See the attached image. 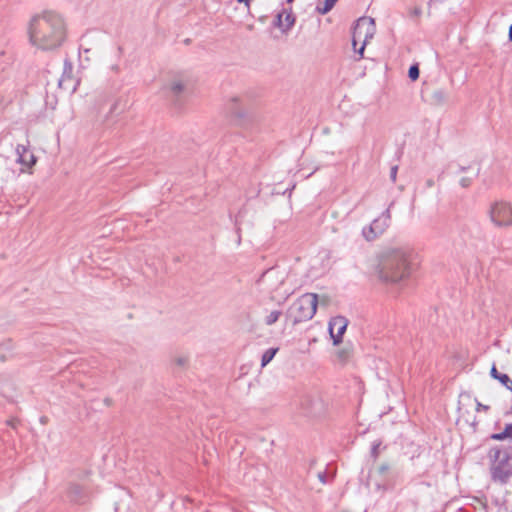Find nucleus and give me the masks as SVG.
<instances>
[{
  "mask_svg": "<svg viewBox=\"0 0 512 512\" xmlns=\"http://www.w3.org/2000/svg\"><path fill=\"white\" fill-rule=\"evenodd\" d=\"M511 413H512V405H511Z\"/></svg>",
  "mask_w": 512,
  "mask_h": 512,
  "instance_id": "a18cd8bd",
  "label": "nucleus"
},
{
  "mask_svg": "<svg viewBox=\"0 0 512 512\" xmlns=\"http://www.w3.org/2000/svg\"><path fill=\"white\" fill-rule=\"evenodd\" d=\"M389 226L390 224L386 223L385 220L376 218L369 226H365L362 229V235L367 241H374L382 235Z\"/></svg>",
  "mask_w": 512,
  "mask_h": 512,
  "instance_id": "1a4fd4ad",
  "label": "nucleus"
},
{
  "mask_svg": "<svg viewBox=\"0 0 512 512\" xmlns=\"http://www.w3.org/2000/svg\"><path fill=\"white\" fill-rule=\"evenodd\" d=\"M420 70L417 64L410 66L408 70V76L412 81H416L419 78Z\"/></svg>",
  "mask_w": 512,
  "mask_h": 512,
  "instance_id": "b1692460",
  "label": "nucleus"
},
{
  "mask_svg": "<svg viewBox=\"0 0 512 512\" xmlns=\"http://www.w3.org/2000/svg\"><path fill=\"white\" fill-rule=\"evenodd\" d=\"M338 0H324L316 6V12L325 15L333 9Z\"/></svg>",
  "mask_w": 512,
  "mask_h": 512,
  "instance_id": "2eb2a0df",
  "label": "nucleus"
},
{
  "mask_svg": "<svg viewBox=\"0 0 512 512\" xmlns=\"http://www.w3.org/2000/svg\"><path fill=\"white\" fill-rule=\"evenodd\" d=\"M476 402V411H488L490 407L488 405H484L481 402H479L477 399H475Z\"/></svg>",
  "mask_w": 512,
  "mask_h": 512,
  "instance_id": "c85d7f7f",
  "label": "nucleus"
},
{
  "mask_svg": "<svg viewBox=\"0 0 512 512\" xmlns=\"http://www.w3.org/2000/svg\"><path fill=\"white\" fill-rule=\"evenodd\" d=\"M294 0H286L287 3H292Z\"/></svg>",
  "mask_w": 512,
  "mask_h": 512,
  "instance_id": "37998d69",
  "label": "nucleus"
},
{
  "mask_svg": "<svg viewBox=\"0 0 512 512\" xmlns=\"http://www.w3.org/2000/svg\"><path fill=\"white\" fill-rule=\"evenodd\" d=\"M392 205H393V203L390 204V206L381 214L380 217H378V219L385 220L386 223L390 224V221H391L390 207Z\"/></svg>",
  "mask_w": 512,
  "mask_h": 512,
  "instance_id": "a878e982",
  "label": "nucleus"
},
{
  "mask_svg": "<svg viewBox=\"0 0 512 512\" xmlns=\"http://www.w3.org/2000/svg\"><path fill=\"white\" fill-rule=\"evenodd\" d=\"M375 21L373 18L369 17H361L356 21V24L353 29V39L352 43L354 48L357 44V38H361L364 36V40L368 41L374 36L375 33Z\"/></svg>",
  "mask_w": 512,
  "mask_h": 512,
  "instance_id": "0eeeda50",
  "label": "nucleus"
},
{
  "mask_svg": "<svg viewBox=\"0 0 512 512\" xmlns=\"http://www.w3.org/2000/svg\"><path fill=\"white\" fill-rule=\"evenodd\" d=\"M284 13H286V9H283L281 12L277 13L273 21V26L280 29L282 33H285V26L283 22Z\"/></svg>",
  "mask_w": 512,
  "mask_h": 512,
  "instance_id": "6ab92c4d",
  "label": "nucleus"
},
{
  "mask_svg": "<svg viewBox=\"0 0 512 512\" xmlns=\"http://www.w3.org/2000/svg\"><path fill=\"white\" fill-rule=\"evenodd\" d=\"M69 496L72 501L82 503L84 502V489L78 484H73L69 488Z\"/></svg>",
  "mask_w": 512,
  "mask_h": 512,
  "instance_id": "4468645a",
  "label": "nucleus"
},
{
  "mask_svg": "<svg viewBox=\"0 0 512 512\" xmlns=\"http://www.w3.org/2000/svg\"><path fill=\"white\" fill-rule=\"evenodd\" d=\"M119 104H120V100H119V99L115 100V101L111 104V106H110V108H109V111H108V114H107V117H108L109 115H112V114H114L115 112H117Z\"/></svg>",
  "mask_w": 512,
  "mask_h": 512,
  "instance_id": "cd10ccee",
  "label": "nucleus"
},
{
  "mask_svg": "<svg viewBox=\"0 0 512 512\" xmlns=\"http://www.w3.org/2000/svg\"><path fill=\"white\" fill-rule=\"evenodd\" d=\"M281 314L282 312L279 310L272 311L269 315L266 316L265 324L269 326L275 324L279 320Z\"/></svg>",
  "mask_w": 512,
  "mask_h": 512,
  "instance_id": "aec40b11",
  "label": "nucleus"
},
{
  "mask_svg": "<svg viewBox=\"0 0 512 512\" xmlns=\"http://www.w3.org/2000/svg\"><path fill=\"white\" fill-rule=\"evenodd\" d=\"M278 351V348H269L267 349L263 355H262V358H261V365L264 367L266 366L269 362L272 361V359L274 358L275 354L277 353Z\"/></svg>",
  "mask_w": 512,
  "mask_h": 512,
  "instance_id": "a211bd4d",
  "label": "nucleus"
},
{
  "mask_svg": "<svg viewBox=\"0 0 512 512\" xmlns=\"http://www.w3.org/2000/svg\"><path fill=\"white\" fill-rule=\"evenodd\" d=\"M501 373L497 370L496 368V365L493 364L491 369H490V376L496 380V378L500 375Z\"/></svg>",
  "mask_w": 512,
  "mask_h": 512,
  "instance_id": "2f4dec72",
  "label": "nucleus"
},
{
  "mask_svg": "<svg viewBox=\"0 0 512 512\" xmlns=\"http://www.w3.org/2000/svg\"><path fill=\"white\" fill-rule=\"evenodd\" d=\"M174 363L180 368H186L189 363V357L187 355H178L174 358Z\"/></svg>",
  "mask_w": 512,
  "mask_h": 512,
  "instance_id": "4be33fe9",
  "label": "nucleus"
},
{
  "mask_svg": "<svg viewBox=\"0 0 512 512\" xmlns=\"http://www.w3.org/2000/svg\"><path fill=\"white\" fill-rule=\"evenodd\" d=\"M16 154L17 161L23 165L31 167L36 163L35 156L24 145H17Z\"/></svg>",
  "mask_w": 512,
  "mask_h": 512,
  "instance_id": "9b49d317",
  "label": "nucleus"
},
{
  "mask_svg": "<svg viewBox=\"0 0 512 512\" xmlns=\"http://www.w3.org/2000/svg\"><path fill=\"white\" fill-rule=\"evenodd\" d=\"M491 460V479L504 485L512 476V456L508 449L500 446L492 447L488 453Z\"/></svg>",
  "mask_w": 512,
  "mask_h": 512,
  "instance_id": "7ed1b4c3",
  "label": "nucleus"
},
{
  "mask_svg": "<svg viewBox=\"0 0 512 512\" xmlns=\"http://www.w3.org/2000/svg\"><path fill=\"white\" fill-rule=\"evenodd\" d=\"M473 179L472 177H462L460 179V182L459 184L461 185V187L463 188H468L471 186L472 182H473Z\"/></svg>",
  "mask_w": 512,
  "mask_h": 512,
  "instance_id": "bb28decb",
  "label": "nucleus"
},
{
  "mask_svg": "<svg viewBox=\"0 0 512 512\" xmlns=\"http://www.w3.org/2000/svg\"><path fill=\"white\" fill-rule=\"evenodd\" d=\"M422 14V10L420 7H415L410 10L411 17H419Z\"/></svg>",
  "mask_w": 512,
  "mask_h": 512,
  "instance_id": "473e14b6",
  "label": "nucleus"
},
{
  "mask_svg": "<svg viewBox=\"0 0 512 512\" xmlns=\"http://www.w3.org/2000/svg\"><path fill=\"white\" fill-rule=\"evenodd\" d=\"M317 304V294H303L288 308L286 312V318L291 320L293 325L308 321L315 315Z\"/></svg>",
  "mask_w": 512,
  "mask_h": 512,
  "instance_id": "20e7f679",
  "label": "nucleus"
},
{
  "mask_svg": "<svg viewBox=\"0 0 512 512\" xmlns=\"http://www.w3.org/2000/svg\"><path fill=\"white\" fill-rule=\"evenodd\" d=\"M381 445H382L381 440H377L372 443L370 455L374 460H376L379 457V453H380L379 449H380Z\"/></svg>",
  "mask_w": 512,
  "mask_h": 512,
  "instance_id": "5701e85b",
  "label": "nucleus"
},
{
  "mask_svg": "<svg viewBox=\"0 0 512 512\" xmlns=\"http://www.w3.org/2000/svg\"><path fill=\"white\" fill-rule=\"evenodd\" d=\"M318 478H319V480H320L323 484H326V483H327V474H326V472H319V473H318Z\"/></svg>",
  "mask_w": 512,
  "mask_h": 512,
  "instance_id": "f704fd0d",
  "label": "nucleus"
},
{
  "mask_svg": "<svg viewBox=\"0 0 512 512\" xmlns=\"http://www.w3.org/2000/svg\"><path fill=\"white\" fill-rule=\"evenodd\" d=\"M30 43L42 50H52L62 45L66 36L65 23L54 11H44L29 22Z\"/></svg>",
  "mask_w": 512,
  "mask_h": 512,
  "instance_id": "f257e3e1",
  "label": "nucleus"
},
{
  "mask_svg": "<svg viewBox=\"0 0 512 512\" xmlns=\"http://www.w3.org/2000/svg\"><path fill=\"white\" fill-rule=\"evenodd\" d=\"M228 110L232 116L237 119H243L246 116L245 110L240 106V100L238 98L231 99Z\"/></svg>",
  "mask_w": 512,
  "mask_h": 512,
  "instance_id": "f8f14e48",
  "label": "nucleus"
},
{
  "mask_svg": "<svg viewBox=\"0 0 512 512\" xmlns=\"http://www.w3.org/2000/svg\"><path fill=\"white\" fill-rule=\"evenodd\" d=\"M250 1L251 0H237V2L244 3L247 7H249Z\"/></svg>",
  "mask_w": 512,
  "mask_h": 512,
  "instance_id": "ea45409f",
  "label": "nucleus"
},
{
  "mask_svg": "<svg viewBox=\"0 0 512 512\" xmlns=\"http://www.w3.org/2000/svg\"><path fill=\"white\" fill-rule=\"evenodd\" d=\"M412 249L409 247L387 248L378 256L376 272L382 282L397 283L411 274Z\"/></svg>",
  "mask_w": 512,
  "mask_h": 512,
  "instance_id": "f03ea898",
  "label": "nucleus"
},
{
  "mask_svg": "<svg viewBox=\"0 0 512 512\" xmlns=\"http://www.w3.org/2000/svg\"><path fill=\"white\" fill-rule=\"evenodd\" d=\"M123 53V48L121 46L118 47V57L120 58Z\"/></svg>",
  "mask_w": 512,
  "mask_h": 512,
  "instance_id": "a19ab883",
  "label": "nucleus"
},
{
  "mask_svg": "<svg viewBox=\"0 0 512 512\" xmlns=\"http://www.w3.org/2000/svg\"><path fill=\"white\" fill-rule=\"evenodd\" d=\"M468 167H465V166H459L458 167V173H463L465 171H467Z\"/></svg>",
  "mask_w": 512,
  "mask_h": 512,
  "instance_id": "4c0bfd02",
  "label": "nucleus"
},
{
  "mask_svg": "<svg viewBox=\"0 0 512 512\" xmlns=\"http://www.w3.org/2000/svg\"><path fill=\"white\" fill-rule=\"evenodd\" d=\"M378 472L383 476L384 485L387 487H393L396 478H398L400 474L398 470L390 471V466L387 463L381 464L378 468Z\"/></svg>",
  "mask_w": 512,
  "mask_h": 512,
  "instance_id": "9d476101",
  "label": "nucleus"
},
{
  "mask_svg": "<svg viewBox=\"0 0 512 512\" xmlns=\"http://www.w3.org/2000/svg\"><path fill=\"white\" fill-rule=\"evenodd\" d=\"M185 86L182 82H174L170 86V93L173 97H175V102L177 98L184 92Z\"/></svg>",
  "mask_w": 512,
  "mask_h": 512,
  "instance_id": "f3484780",
  "label": "nucleus"
},
{
  "mask_svg": "<svg viewBox=\"0 0 512 512\" xmlns=\"http://www.w3.org/2000/svg\"><path fill=\"white\" fill-rule=\"evenodd\" d=\"M508 38H509V41L512 42V24L509 27Z\"/></svg>",
  "mask_w": 512,
  "mask_h": 512,
  "instance_id": "58836bf2",
  "label": "nucleus"
},
{
  "mask_svg": "<svg viewBox=\"0 0 512 512\" xmlns=\"http://www.w3.org/2000/svg\"><path fill=\"white\" fill-rule=\"evenodd\" d=\"M445 0H428V15H430V10L434 5L442 4Z\"/></svg>",
  "mask_w": 512,
  "mask_h": 512,
  "instance_id": "7c9ffc66",
  "label": "nucleus"
},
{
  "mask_svg": "<svg viewBox=\"0 0 512 512\" xmlns=\"http://www.w3.org/2000/svg\"><path fill=\"white\" fill-rule=\"evenodd\" d=\"M366 44H367V41H366V40H363V43H362L361 47H360L358 50H355V51H356V53H358V54H359L360 58H362V57H363V54H364V50H365V46H366Z\"/></svg>",
  "mask_w": 512,
  "mask_h": 512,
  "instance_id": "72a5a7b5",
  "label": "nucleus"
},
{
  "mask_svg": "<svg viewBox=\"0 0 512 512\" xmlns=\"http://www.w3.org/2000/svg\"><path fill=\"white\" fill-rule=\"evenodd\" d=\"M442 92L441 91H437L434 93V96L437 97V98H441L442 97Z\"/></svg>",
  "mask_w": 512,
  "mask_h": 512,
  "instance_id": "79ce46f5",
  "label": "nucleus"
},
{
  "mask_svg": "<svg viewBox=\"0 0 512 512\" xmlns=\"http://www.w3.org/2000/svg\"><path fill=\"white\" fill-rule=\"evenodd\" d=\"M397 172H398V166L397 165L392 166L390 169V179L392 182L396 181Z\"/></svg>",
  "mask_w": 512,
  "mask_h": 512,
  "instance_id": "c756f323",
  "label": "nucleus"
},
{
  "mask_svg": "<svg viewBox=\"0 0 512 512\" xmlns=\"http://www.w3.org/2000/svg\"><path fill=\"white\" fill-rule=\"evenodd\" d=\"M110 69H111L113 72H115V73H119V71H120V67H119V65H118V64H114V65H112V66L110 67Z\"/></svg>",
  "mask_w": 512,
  "mask_h": 512,
  "instance_id": "c9c22d12",
  "label": "nucleus"
},
{
  "mask_svg": "<svg viewBox=\"0 0 512 512\" xmlns=\"http://www.w3.org/2000/svg\"><path fill=\"white\" fill-rule=\"evenodd\" d=\"M284 281V271H281L278 267H271L261 274L257 283L264 285L269 292H274L280 288Z\"/></svg>",
  "mask_w": 512,
  "mask_h": 512,
  "instance_id": "423d86ee",
  "label": "nucleus"
},
{
  "mask_svg": "<svg viewBox=\"0 0 512 512\" xmlns=\"http://www.w3.org/2000/svg\"><path fill=\"white\" fill-rule=\"evenodd\" d=\"M478 175H479V170L476 172L475 178L478 177Z\"/></svg>",
  "mask_w": 512,
  "mask_h": 512,
  "instance_id": "c03bdc74",
  "label": "nucleus"
},
{
  "mask_svg": "<svg viewBox=\"0 0 512 512\" xmlns=\"http://www.w3.org/2000/svg\"><path fill=\"white\" fill-rule=\"evenodd\" d=\"M427 188H432L434 186V180L433 179H427L426 181Z\"/></svg>",
  "mask_w": 512,
  "mask_h": 512,
  "instance_id": "e433bc0d",
  "label": "nucleus"
},
{
  "mask_svg": "<svg viewBox=\"0 0 512 512\" xmlns=\"http://www.w3.org/2000/svg\"><path fill=\"white\" fill-rule=\"evenodd\" d=\"M347 325L348 320L343 316H336L330 320L329 333L334 345H338L342 342V337L347 329Z\"/></svg>",
  "mask_w": 512,
  "mask_h": 512,
  "instance_id": "6e6552de",
  "label": "nucleus"
},
{
  "mask_svg": "<svg viewBox=\"0 0 512 512\" xmlns=\"http://www.w3.org/2000/svg\"><path fill=\"white\" fill-rule=\"evenodd\" d=\"M490 219L497 227L512 226V206L506 202H496L490 208Z\"/></svg>",
  "mask_w": 512,
  "mask_h": 512,
  "instance_id": "39448f33",
  "label": "nucleus"
},
{
  "mask_svg": "<svg viewBox=\"0 0 512 512\" xmlns=\"http://www.w3.org/2000/svg\"><path fill=\"white\" fill-rule=\"evenodd\" d=\"M285 14V19L283 20L284 22V26H285V34L288 33L291 28L294 26L295 24V16L293 15L292 13V10L290 9L289 11L286 10V13Z\"/></svg>",
  "mask_w": 512,
  "mask_h": 512,
  "instance_id": "dca6fc26",
  "label": "nucleus"
},
{
  "mask_svg": "<svg viewBox=\"0 0 512 512\" xmlns=\"http://www.w3.org/2000/svg\"><path fill=\"white\" fill-rule=\"evenodd\" d=\"M490 439L495 441H504L508 439L512 442V423L506 424L503 431L491 434Z\"/></svg>",
  "mask_w": 512,
  "mask_h": 512,
  "instance_id": "ddd939ff",
  "label": "nucleus"
},
{
  "mask_svg": "<svg viewBox=\"0 0 512 512\" xmlns=\"http://www.w3.org/2000/svg\"><path fill=\"white\" fill-rule=\"evenodd\" d=\"M496 380L499 381L506 389L512 392V380L507 374L501 373L496 378Z\"/></svg>",
  "mask_w": 512,
  "mask_h": 512,
  "instance_id": "412c9836",
  "label": "nucleus"
},
{
  "mask_svg": "<svg viewBox=\"0 0 512 512\" xmlns=\"http://www.w3.org/2000/svg\"><path fill=\"white\" fill-rule=\"evenodd\" d=\"M72 70H73V66H72L71 62L66 59L64 62V70H63L62 79L60 80V84L62 83V81L64 80L65 77H68V78L70 77Z\"/></svg>",
  "mask_w": 512,
  "mask_h": 512,
  "instance_id": "393cba45",
  "label": "nucleus"
}]
</instances>
